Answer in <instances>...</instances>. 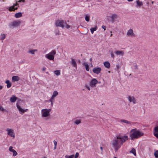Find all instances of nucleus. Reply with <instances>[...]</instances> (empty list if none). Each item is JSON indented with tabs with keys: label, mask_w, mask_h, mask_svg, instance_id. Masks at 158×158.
<instances>
[{
	"label": "nucleus",
	"mask_w": 158,
	"mask_h": 158,
	"mask_svg": "<svg viewBox=\"0 0 158 158\" xmlns=\"http://www.w3.org/2000/svg\"><path fill=\"white\" fill-rule=\"evenodd\" d=\"M128 138L127 135L116 136L112 141V145L115 151L116 152L120 148L123 143L128 140Z\"/></svg>",
	"instance_id": "1"
},
{
	"label": "nucleus",
	"mask_w": 158,
	"mask_h": 158,
	"mask_svg": "<svg viewBox=\"0 0 158 158\" xmlns=\"http://www.w3.org/2000/svg\"><path fill=\"white\" fill-rule=\"evenodd\" d=\"M131 134L130 135V137L131 140L138 139L143 135V134L136 129H132L131 131Z\"/></svg>",
	"instance_id": "2"
},
{
	"label": "nucleus",
	"mask_w": 158,
	"mask_h": 158,
	"mask_svg": "<svg viewBox=\"0 0 158 158\" xmlns=\"http://www.w3.org/2000/svg\"><path fill=\"white\" fill-rule=\"evenodd\" d=\"M51 111L50 109H43L41 110V116L43 118H46L50 115V112Z\"/></svg>",
	"instance_id": "3"
},
{
	"label": "nucleus",
	"mask_w": 158,
	"mask_h": 158,
	"mask_svg": "<svg viewBox=\"0 0 158 158\" xmlns=\"http://www.w3.org/2000/svg\"><path fill=\"white\" fill-rule=\"evenodd\" d=\"M21 23V21H20L16 20L11 22L9 24L8 26L10 28H13L19 26Z\"/></svg>",
	"instance_id": "4"
},
{
	"label": "nucleus",
	"mask_w": 158,
	"mask_h": 158,
	"mask_svg": "<svg viewBox=\"0 0 158 158\" xmlns=\"http://www.w3.org/2000/svg\"><path fill=\"white\" fill-rule=\"evenodd\" d=\"M56 53V51L54 50H52L50 52L46 55L45 57L49 60H53L54 58V55Z\"/></svg>",
	"instance_id": "5"
},
{
	"label": "nucleus",
	"mask_w": 158,
	"mask_h": 158,
	"mask_svg": "<svg viewBox=\"0 0 158 158\" xmlns=\"http://www.w3.org/2000/svg\"><path fill=\"white\" fill-rule=\"evenodd\" d=\"M58 95V93L56 91H54L51 98L49 99V101L51 102V105L52 106L53 102L55 101V98Z\"/></svg>",
	"instance_id": "6"
},
{
	"label": "nucleus",
	"mask_w": 158,
	"mask_h": 158,
	"mask_svg": "<svg viewBox=\"0 0 158 158\" xmlns=\"http://www.w3.org/2000/svg\"><path fill=\"white\" fill-rule=\"evenodd\" d=\"M65 22L63 20H58L56 23V25L57 27H60L63 28L65 27Z\"/></svg>",
	"instance_id": "7"
},
{
	"label": "nucleus",
	"mask_w": 158,
	"mask_h": 158,
	"mask_svg": "<svg viewBox=\"0 0 158 158\" xmlns=\"http://www.w3.org/2000/svg\"><path fill=\"white\" fill-rule=\"evenodd\" d=\"M126 35L127 36L130 37H134L135 36V35L134 33L133 30L131 28L127 31Z\"/></svg>",
	"instance_id": "8"
},
{
	"label": "nucleus",
	"mask_w": 158,
	"mask_h": 158,
	"mask_svg": "<svg viewBox=\"0 0 158 158\" xmlns=\"http://www.w3.org/2000/svg\"><path fill=\"white\" fill-rule=\"evenodd\" d=\"M6 131L7 132V134L11 137L14 138L15 137V134L14 132V130L12 129L7 128Z\"/></svg>",
	"instance_id": "9"
},
{
	"label": "nucleus",
	"mask_w": 158,
	"mask_h": 158,
	"mask_svg": "<svg viewBox=\"0 0 158 158\" xmlns=\"http://www.w3.org/2000/svg\"><path fill=\"white\" fill-rule=\"evenodd\" d=\"M98 82V81L95 78H93L90 82L89 85L90 86L94 87L96 86V84Z\"/></svg>",
	"instance_id": "10"
},
{
	"label": "nucleus",
	"mask_w": 158,
	"mask_h": 158,
	"mask_svg": "<svg viewBox=\"0 0 158 158\" xmlns=\"http://www.w3.org/2000/svg\"><path fill=\"white\" fill-rule=\"evenodd\" d=\"M16 106L19 113L21 114H23L25 112L28 110V109H26L25 110H24L21 108L18 103L16 104Z\"/></svg>",
	"instance_id": "11"
},
{
	"label": "nucleus",
	"mask_w": 158,
	"mask_h": 158,
	"mask_svg": "<svg viewBox=\"0 0 158 158\" xmlns=\"http://www.w3.org/2000/svg\"><path fill=\"white\" fill-rule=\"evenodd\" d=\"M15 6H19V4L17 3V1H16V3L14 4V5L12 6H11L9 7V10L10 11H14L15 10H17L18 7L15 8Z\"/></svg>",
	"instance_id": "12"
},
{
	"label": "nucleus",
	"mask_w": 158,
	"mask_h": 158,
	"mask_svg": "<svg viewBox=\"0 0 158 158\" xmlns=\"http://www.w3.org/2000/svg\"><path fill=\"white\" fill-rule=\"evenodd\" d=\"M110 18L111 19V22L114 23L116 21V19L118 18V15L115 14H113L110 17Z\"/></svg>",
	"instance_id": "13"
},
{
	"label": "nucleus",
	"mask_w": 158,
	"mask_h": 158,
	"mask_svg": "<svg viewBox=\"0 0 158 158\" xmlns=\"http://www.w3.org/2000/svg\"><path fill=\"white\" fill-rule=\"evenodd\" d=\"M115 54L117 56H123L124 54V52L123 51L117 50L114 52Z\"/></svg>",
	"instance_id": "14"
},
{
	"label": "nucleus",
	"mask_w": 158,
	"mask_h": 158,
	"mask_svg": "<svg viewBox=\"0 0 158 158\" xmlns=\"http://www.w3.org/2000/svg\"><path fill=\"white\" fill-rule=\"evenodd\" d=\"M101 70V69L100 67H97L94 68L93 69V72L96 74L99 73Z\"/></svg>",
	"instance_id": "15"
},
{
	"label": "nucleus",
	"mask_w": 158,
	"mask_h": 158,
	"mask_svg": "<svg viewBox=\"0 0 158 158\" xmlns=\"http://www.w3.org/2000/svg\"><path fill=\"white\" fill-rule=\"evenodd\" d=\"M128 100L130 102H132L134 104H135L136 102V100L133 97H128Z\"/></svg>",
	"instance_id": "16"
},
{
	"label": "nucleus",
	"mask_w": 158,
	"mask_h": 158,
	"mask_svg": "<svg viewBox=\"0 0 158 158\" xmlns=\"http://www.w3.org/2000/svg\"><path fill=\"white\" fill-rule=\"evenodd\" d=\"M9 150L10 152H13V156H15L17 155V152L14 149H13V147L10 146L9 148Z\"/></svg>",
	"instance_id": "17"
},
{
	"label": "nucleus",
	"mask_w": 158,
	"mask_h": 158,
	"mask_svg": "<svg viewBox=\"0 0 158 158\" xmlns=\"http://www.w3.org/2000/svg\"><path fill=\"white\" fill-rule=\"evenodd\" d=\"M70 64L73 67L77 68V64L76 61L74 59H72L70 62Z\"/></svg>",
	"instance_id": "18"
},
{
	"label": "nucleus",
	"mask_w": 158,
	"mask_h": 158,
	"mask_svg": "<svg viewBox=\"0 0 158 158\" xmlns=\"http://www.w3.org/2000/svg\"><path fill=\"white\" fill-rule=\"evenodd\" d=\"M17 99V98L14 95H13L10 97V101L11 102H14Z\"/></svg>",
	"instance_id": "19"
},
{
	"label": "nucleus",
	"mask_w": 158,
	"mask_h": 158,
	"mask_svg": "<svg viewBox=\"0 0 158 158\" xmlns=\"http://www.w3.org/2000/svg\"><path fill=\"white\" fill-rule=\"evenodd\" d=\"M5 83L6 84V87L7 88H9L11 87V83L9 80H6Z\"/></svg>",
	"instance_id": "20"
},
{
	"label": "nucleus",
	"mask_w": 158,
	"mask_h": 158,
	"mask_svg": "<svg viewBox=\"0 0 158 158\" xmlns=\"http://www.w3.org/2000/svg\"><path fill=\"white\" fill-rule=\"evenodd\" d=\"M19 79V78L18 76H15L12 77V81H17Z\"/></svg>",
	"instance_id": "21"
},
{
	"label": "nucleus",
	"mask_w": 158,
	"mask_h": 158,
	"mask_svg": "<svg viewBox=\"0 0 158 158\" xmlns=\"http://www.w3.org/2000/svg\"><path fill=\"white\" fill-rule=\"evenodd\" d=\"M37 49H33V50H29L27 52L28 53L31 54L32 55L35 54V52H37Z\"/></svg>",
	"instance_id": "22"
},
{
	"label": "nucleus",
	"mask_w": 158,
	"mask_h": 158,
	"mask_svg": "<svg viewBox=\"0 0 158 158\" xmlns=\"http://www.w3.org/2000/svg\"><path fill=\"white\" fill-rule=\"evenodd\" d=\"M103 64L105 67L107 68H109L110 67V64L108 61L104 62Z\"/></svg>",
	"instance_id": "23"
},
{
	"label": "nucleus",
	"mask_w": 158,
	"mask_h": 158,
	"mask_svg": "<svg viewBox=\"0 0 158 158\" xmlns=\"http://www.w3.org/2000/svg\"><path fill=\"white\" fill-rule=\"evenodd\" d=\"M83 65L85 66V69L87 71H89V66L87 63L84 62L83 63Z\"/></svg>",
	"instance_id": "24"
},
{
	"label": "nucleus",
	"mask_w": 158,
	"mask_h": 158,
	"mask_svg": "<svg viewBox=\"0 0 158 158\" xmlns=\"http://www.w3.org/2000/svg\"><path fill=\"white\" fill-rule=\"evenodd\" d=\"M22 14L21 12H18L16 13L15 15V16L16 18H19L22 16Z\"/></svg>",
	"instance_id": "25"
},
{
	"label": "nucleus",
	"mask_w": 158,
	"mask_h": 158,
	"mask_svg": "<svg viewBox=\"0 0 158 158\" xmlns=\"http://www.w3.org/2000/svg\"><path fill=\"white\" fill-rule=\"evenodd\" d=\"M136 3H137V5L139 6H142L143 5V2L141 1H139V0L136 1Z\"/></svg>",
	"instance_id": "26"
},
{
	"label": "nucleus",
	"mask_w": 158,
	"mask_h": 158,
	"mask_svg": "<svg viewBox=\"0 0 158 158\" xmlns=\"http://www.w3.org/2000/svg\"><path fill=\"white\" fill-rule=\"evenodd\" d=\"M121 122L122 123H125L127 124H129L130 125L131 124V123L130 121H129L128 120H124V119L121 120Z\"/></svg>",
	"instance_id": "27"
},
{
	"label": "nucleus",
	"mask_w": 158,
	"mask_h": 158,
	"mask_svg": "<svg viewBox=\"0 0 158 158\" xmlns=\"http://www.w3.org/2000/svg\"><path fill=\"white\" fill-rule=\"evenodd\" d=\"M6 38V35L4 34H1L0 35V40H3Z\"/></svg>",
	"instance_id": "28"
},
{
	"label": "nucleus",
	"mask_w": 158,
	"mask_h": 158,
	"mask_svg": "<svg viewBox=\"0 0 158 158\" xmlns=\"http://www.w3.org/2000/svg\"><path fill=\"white\" fill-rule=\"evenodd\" d=\"M97 26H96L94 27H92L90 29L91 32L92 34H93L94 33V31H95L97 30Z\"/></svg>",
	"instance_id": "29"
},
{
	"label": "nucleus",
	"mask_w": 158,
	"mask_h": 158,
	"mask_svg": "<svg viewBox=\"0 0 158 158\" xmlns=\"http://www.w3.org/2000/svg\"><path fill=\"white\" fill-rule=\"evenodd\" d=\"M130 152L132 153L135 156H136L135 150L134 148H132Z\"/></svg>",
	"instance_id": "30"
},
{
	"label": "nucleus",
	"mask_w": 158,
	"mask_h": 158,
	"mask_svg": "<svg viewBox=\"0 0 158 158\" xmlns=\"http://www.w3.org/2000/svg\"><path fill=\"white\" fill-rule=\"evenodd\" d=\"M54 73L57 76H59L60 74V71L59 70H56L54 72Z\"/></svg>",
	"instance_id": "31"
},
{
	"label": "nucleus",
	"mask_w": 158,
	"mask_h": 158,
	"mask_svg": "<svg viewBox=\"0 0 158 158\" xmlns=\"http://www.w3.org/2000/svg\"><path fill=\"white\" fill-rule=\"evenodd\" d=\"M74 157V155H65V158H73Z\"/></svg>",
	"instance_id": "32"
},
{
	"label": "nucleus",
	"mask_w": 158,
	"mask_h": 158,
	"mask_svg": "<svg viewBox=\"0 0 158 158\" xmlns=\"http://www.w3.org/2000/svg\"><path fill=\"white\" fill-rule=\"evenodd\" d=\"M81 123V120H75L74 123L76 125H78Z\"/></svg>",
	"instance_id": "33"
},
{
	"label": "nucleus",
	"mask_w": 158,
	"mask_h": 158,
	"mask_svg": "<svg viewBox=\"0 0 158 158\" xmlns=\"http://www.w3.org/2000/svg\"><path fill=\"white\" fill-rule=\"evenodd\" d=\"M90 17L88 15L85 16V20L87 22H89V20Z\"/></svg>",
	"instance_id": "34"
},
{
	"label": "nucleus",
	"mask_w": 158,
	"mask_h": 158,
	"mask_svg": "<svg viewBox=\"0 0 158 158\" xmlns=\"http://www.w3.org/2000/svg\"><path fill=\"white\" fill-rule=\"evenodd\" d=\"M154 155L156 158H157L158 157V150H156L154 152Z\"/></svg>",
	"instance_id": "35"
},
{
	"label": "nucleus",
	"mask_w": 158,
	"mask_h": 158,
	"mask_svg": "<svg viewBox=\"0 0 158 158\" xmlns=\"http://www.w3.org/2000/svg\"><path fill=\"white\" fill-rule=\"evenodd\" d=\"M0 110L2 111H6V110L4 109L2 106H0Z\"/></svg>",
	"instance_id": "36"
},
{
	"label": "nucleus",
	"mask_w": 158,
	"mask_h": 158,
	"mask_svg": "<svg viewBox=\"0 0 158 158\" xmlns=\"http://www.w3.org/2000/svg\"><path fill=\"white\" fill-rule=\"evenodd\" d=\"M65 27L67 29H69L70 27V26L67 24L66 23L65 24Z\"/></svg>",
	"instance_id": "37"
},
{
	"label": "nucleus",
	"mask_w": 158,
	"mask_h": 158,
	"mask_svg": "<svg viewBox=\"0 0 158 158\" xmlns=\"http://www.w3.org/2000/svg\"><path fill=\"white\" fill-rule=\"evenodd\" d=\"M110 54L111 58L114 59V55L113 52H111L110 53Z\"/></svg>",
	"instance_id": "38"
},
{
	"label": "nucleus",
	"mask_w": 158,
	"mask_h": 158,
	"mask_svg": "<svg viewBox=\"0 0 158 158\" xmlns=\"http://www.w3.org/2000/svg\"><path fill=\"white\" fill-rule=\"evenodd\" d=\"M154 130L156 132H158V126L155 127Z\"/></svg>",
	"instance_id": "39"
},
{
	"label": "nucleus",
	"mask_w": 158,
	"mask_h": 158,
	"mask_svg": "<svg viewBox=\"0 0 158 158\" xmlns=\"http://www.w3.org/2000/svg\"><path fill=\"white\" fill-rule=\"evenodd\" d=\"M79 154L78 152H76L75 154V156H75L77 158L78 157V156H79Z\"/></svg>",
	"instance_id": "40"
},
{
	"label": "nucleus",
	"mask_w": 158,
	"mask_h": 158,
	"mask_svg": "<svg viewBox=\"0 0 158 158\" xmlns=\"http://www.w3.org/2000/svg\"><path fill=\"white\" fill-rule=\"evenodd\" d=\"M154 135L157 138H158V133H154Z\"/></svg>",
	"instance_id": "41"
},
{
	"label": "nucleus",
	"mask_w": 158,
	"mask_h": 158,
	"mask_svg": "<svg viewBox=\"0 0 158 158\" xmlns=\"http://www.w3.org/2000/svg\"><path fill=\"white\" fill-rule=\"evenodd\" d=\"M53 143L54 144V145L55 146H56L57 145V142L55 140H54L53 141Z\"/></svg>",
	"instance_id": "42"
},
{
	"label": "nucleus",
	"mask_w": 158,
	"mask_h": 158,
	"mask_svg": "<svg viewBox=\"0 0 158 158\" xmlns=\"http://www.w3.org/2000/svg\"><path fill=\"white\" fill-rule=\"evenodd\" d=\"M85 87L86 88L89 90H90V88L89 86L88 85H85Z\"/></svg>",
	"instance_id": "43"
},
{
	"label": "nucleus",
	"mask_w": 158,
	"mask_h": 158,
	"mask_svg": "<svg viewBox=\"0 0 158 158\" xmlns=\"http://www.w3.org/2000/svg\"><path fill=\"white\" fill-rule=\"evenodd\" d=\"M102 28L104 30H105L106 28V27L104 25H102Z\"/></svg>",
	"instance_id": "44"
},
{
	"label": "nucleus",
	"mask_w": 158,
	"mask_h": 158,
	"mask_svg": "<svg viewBox=\"0 0 158 158\" xmlns=\"http://www.w3.org/2000/svg\"><path fill=\"white\" fill-rule=\"evenodd\" d=\"M17 2H25V0H20Z\"/></svg>",
	"instance_id": "45"
},
{
	"label": "nucleus",
	"mask_w": 158,
	"mask_h": 158,
	"mask_svg": "<svg viewBox=\"0 0 158 158\" xmlns=\"http://www.w3.org/2000/svg\"><path fill=\"white\" fill-rule=\"evenodd\" d=\"M3 86L2 85H1L0 84V90H2L3 89Z\"/></svg>",
	"instance_id": "46"
},
{
	"label": "nucleus",
	"mask_w": 158,
	"mask_h": 158,
	"mask_svg": "<svg viewBox=\"0 0 158 158\" xmlns=\"http://www.w3.org/2000/svg\"><path fill=\"white\" fill-rule=\"evenodd\" d=\"M116 67L117 69H118L120 68V66L118 64L116 65Z\"/></svg>",
	"instance_id": "47"
},
{
	"label": "nucleus",
	"mask_w": 158,
	"mask_h": 158,
	"mask_svg": "<svg viewBox=\"0 0 158 158\" xmlns=\"http://www.w3.org/2000/svg\"><path fill=\"white\" fill-rule=\"evenodd\" d=\"M135 69H138V66H137V65L136 64L135 65Z\"/></svg>",
	"instance_id": "48"
},
{
	"label": "nucleus",
	"mask_w": 158,
	"mask_h": 158,
	"mask_svg": "<svg viewBox=\"0 0 158 158\" xmlns=\"http://www.w3.org/2000/svg\"><path fill=\"white\" fill-rule=\"evenodd\" d=\"M46 68H43V69H42V70L43 71H45V70H46Z\"/></svg>",
	"instance_id": "49"
},
{
	"label": "nucleus",
	"mask_w": 158,
	"mask_h": 158,
	"mask_svg": "<svg viewBox=\"0 0 158 158\" xmlns=\"http://www.w3.org/2000/svg\"><path fill=\"white\" fill-rule=\"evenodd\" d=\"M100 149L101 150H102H102H103V148H102V147H100Z\"/></svg>",
	"instance_id": "50"
},
{
	"label": "nucleus",
	"mask_w": 158,
	"mask_h": 158,
	"mask_svg": "<svg viewBox=\"0 0 158 158\" xmlns=\"http://www.w3.org/2000/svg\"><path fill=\"white\" fill-rule=\"evenodd\" d=\"M56 146H55V147H54V149L55 150V149H56Z\"/></svg>",
	"instance_id": "51"
},
{
	"label": "nucleus",
	"mask_w": 158,
	"mask_h": 158,
	"mask_svg": "<svg viewBox=\"0 0 158 158\" xmlns=\"http://www.w3.org/2000/svg\"><path fill=\"white\" fill-rule=\"evenodd\" d=\"M129 2H131L133 0H127Z\"/></svg>",
	"instance_id": "52"
},
{
	"label": "nucleus",
	"mask_w": 158,
	"mask_h": 158,
	"mask_svg": "<svg viewBox=\"0 0 158 158\" xmlns=\"http://www.w3.org/2000/svg\"><path fill=\"white\" fill-rule=\"evenodd\" d=\"M89 60L91 62L92 61V59L91 58H90V59H89Z\"/></svg>",
	"instance_id": "53"
},
{
	"label": "nucleus",
	"mask_w": 158,
	"mask_h": 158,
	"mask_svg": "<svg viewBox=\"0 0 158 158\" xmlns=\"http://www.w3.org/2000/svg\"><path fill=\"white\" fill-rule=\"evenodd\" d=\"M59 35V34L58 33H56V35Z\"/></svg>",
	"instance_id": "54"
},
{
	"label": "nucleus",
	"mask_w": 158,
	"mask_h": 158,
	"mask_svg": "<svg viewBox=\"0 0 158 158\" xmlns=\"http://www.w3.org/2000/svg\"><path fill=\"white\" fill-rule=\"evenodd\" d=\"M153 3H154L153 1H152V4H153Z\"/></svg>",
	"instance_id": "55"
},
{
	"label": "nucleus",
	"mask_w": 158,
	"mask_h": 158,
	"mask_svg": "<svg viewBox=\"0 0 158 158\" xmlns=\"http://www.w3.org/2000/svg\"><path fill=\"white\" fill-rule=\"evenodd\" d=\"M42 158H47V157H42Z\"/></svg>",
	"instance_id": "56"
},
{
	"label": "nucleus",
	"mask_w": 158,
	"mask_h": 158,
	"mask_svg": "<svg viewBox=\"0 0 158 158\" xmlns=\"http://www.w3.org/2000/svg\"><path fill=\"white\" fill-rule=\"evenodd\" d=\"M73 158H77L74 156V157H73Z\"/></svg>",
	"instance_id": "57"
},
{
	"label": "nucleus",
	"mask_w": 158,
	"mask_h": 158,
	"mask_svg": "<svg viewBox=\"0 0 158 158\" xmlns=\"http://www.w3.org/2000/svg\"><path fill=\"white\" fill-rule=\"evenodd\" d=\"M73 158H77L74 156V157H73Z\"/></svg>",
	"instance_id": "58"
},
{
	"label": "nucleus",
	"mask_w": 158,
	"mask_h": 158,
	"mask_svg": "<svg viewBox=\"0 0 158 158\" xmlns=\"http://www.w3.org/2000/svg\"><path fill=\"white\" fill-rule=\"evenodd\" d=\"M73 158H77L74 156V157H73Z\"/></svg>",
	"instance_id": "59"
},
{
	"label": "nucleus",
	"mask_w": 158,
	"mask_h": 158,
	"mask_svg": "<svg viewBox=\"0 0 158 158\" xmlns=\"http://www.w3.org/2000/svg\"><path fill=\"white\" fill-rule=\"evenodd\" d=\"M112 35V34H111L110 35V36H111Z\"/></svg>",
	"instance_id": "60"
},
{
	"label": "nucleus",
	"mask_w": 158,
	"mask_h": 158,
	"mask_svg": "<svg viewBox=\"0 0 158 158\" xmlns=\"http://www.w3.org/2000/svg\"><path fill=\"white\" fill-rule=\"evenodd\" d=\"M108 72L109 73H110V71H109Z\"/></svg>",
	"instance_id": "61"
},
{
	"label": "nucleus",
	"mask_w": 158,
	"mask_h": 158,
	"mask_svg": "<svg viewBox=\"0 0 158 158\" xmlns=\"http://www.w3.org/2000/svg\"><path fill=\"white\" fill-rule=\"evenodd\" d=\"M113 158H117V157H114Z\"/></svg>",
	"instance_id": "62"
},
{
	"label": "nucleus",
	"mask_w": 158,
	"mask_h": 158,
	"mask_svg": "<svg viewBox=\"0 0 158 158\" xmlns=\"http://www.w3.org/2000/svg\"><path fill=\"white\" fill-rule=\"evenodd\" d=\"M46 73H48V72H47Z\"/></svg>",
	"instance_id": "63"
}]
</instances>
